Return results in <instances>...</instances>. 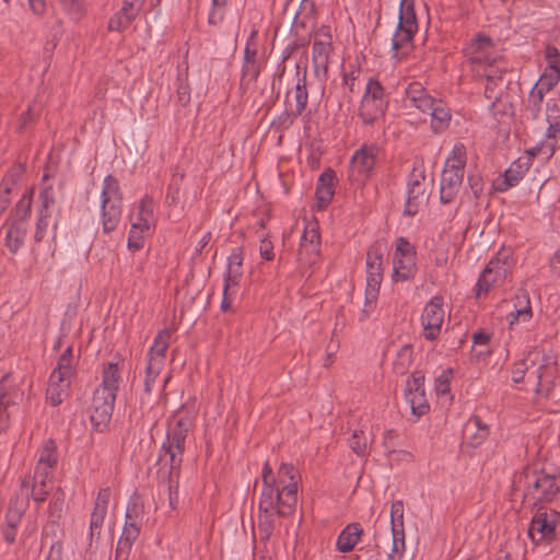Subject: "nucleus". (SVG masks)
<instances>
[{"instance_id": "obj_12", "label": "nucleus", "mask_w": 560, "mask_h": 560, "mask_svg": "<svg viewBox=\"0 0 560 560\" xmlns=\"http://www.w3.org/2000/svg\"><path fill=\"white\" fill-rule=\"evenodd\" d=\"M380 147L375 143H364L351 156L349 178L351 182L364 184L372 175L380 155Z\"/></svg>"}, {"instance_id": "obj_28", "label": "nucleus", "mask_w": 560, "mask_h": 560, "mask_svg": "<svg viewBox=\"0 0 560 560\" xmlns=\"http://www.w3.org/2000/svg\"><path fill=\"white\" fill-rule=\"evenodd\" d=\"M296 83L294 88V102L295 106L292 110V115L294 117H299L303 114L307 106L308 101V92H307V69L306 67H302L300 63L296 65Z\"/></svg>"}, {"instance_id": "obj_2", "label": "nucleus", "mask_w": 560, "mask_h": 560, "mask_svg": "<svg viewBox=\"0 0 560 560\" xmlns=\"http://www.w3.org/2000/svg\"><path fill=\"white\" fill-rule=\"evenodd\" d=\"M465 56L476 75L490 82L502 81L506 65L497 44L485 34H477L467 44Z\"/></svg>"}, {"instance_id": "obj_45", "label": "nucleus", "mask_w": 560, "mask_h": 560, "mask_svg": "<svg viewBox=\"0 0 560 560\" xmlns=\"http://www.w3.org/2000/svg\"><path fill=\"white\" fill-rule=\"evenodd\" d=\"M138 16L130 10L121 7L108 21V30L112 32H124Z\"/></svg>"}, {"instance_id": "obj_52", "label": "nucleus", "mask_w": 560, "mask_h": 560, "mask_svg": "<svg viewBox=\"0 0 560 560\" xmlns=\"http://www.w3.org/2000/svg\"><path fill=\"white\" fill-rule=\"evenodd\" d=\"M65 12L72 20H80L84 14L83 0H59Z\"/></svg>"}, {"instance_id": "obj_29", "label": "nucleus", "mask_w": 560, "mask_h": 560, "mask_svg": "<svg viewBox=\"0 0 560 560\" xmlns=\"http://www.w3.org/2000/svg\"><path fill=\"white\" fill-rule=\"evenodd\" d=\"M406 100L422 113L432 109L436 98L432 97L420 82H411L406 88Z\"/></svg>"}, {"instance_id": "obj_49", "label": "nucleus", "mask_w": 560, "mask_h": 560, "mask_svg": "<svg viewBox=\"0 0 560 560\" xmlns=\"http://www.w3.org/2000/svg\"><path fill=\"white\" fill-rule=\"evenodd\" d=\"M39 208L37 213L43 214L44 217H50L51 215V208L55 205V191L51 185L45 186L39 195Z\"/></svg>"}, {"instance_id": "obj_30", "label": "nucleus", "mask_w": 560, "mask_h": 560, "mask_svg": "<svg viewBox=\"0 0 560 560\" xmlns=\"http://www.w3.org/2000/svg\"><path fill=\"white\" fill-rule=\"evenodd\" d=\"M526 361L529 362L530 369L536 368L534 373L537 386L539 387L544 377V371L556 364V357L551 351L546 352L542 349L534 348L528 352Z\"/></svg>"}, {"instance_id": "obj_19", "label": "nucleus", "mask_w": 560, "mask_h": 560, "mask_svg": "<svg viewBox=\"0 0 560 560\" xmlns=\"http://www.w3.org/2000/svg\"><path fill=\"white\" fill-rule=\"evenodd\" d=\"M405 399L409 405L411 412L417 418L425 415L430 406L428 404L424 390V376L420 372H415L406 382Z\"/></svg>"}, {"instance_id": "obj_33", "label": "nucleus", "mask_w": 560, "mask_h": 560, "mask_svg": "<svg viewBox=\"0 0 560 560\" xmlns=\"http://www.w3.org/2000/svg\"><path fill=\"white\" fill-rule=\"evenodd\" d=\"M27 234V224L21 221H11L4 238V245L11 254H16L24 244Z\"/></svg>"}, {"instance_id": "obj_51", "label": "nucleus", "mask_w": 560, "mask_h": 560, "mask_svg": "<svg viewBox=\"0 0 560 560\" xmlns=\"http://www.w3.org/2000/svg\"><path fill=\"white\" fill-rule=\"evenodd\" d=\"M560 81V70L545 68L539 80L535 83L546 91H551Z\"/></svg>"}, {"instance_id": "obj_24", "label": "nucleus", "mask_w": 560, "mask_h": 560, "mask_svg": "<svg viewBox=\"0 0 560 560\" xmlns=\"http://www.w3.org/2000/svg\"><path fill=\"white\" fill-rule=\"evenodd\" d=\"M140 534V523L135 520L129 511L126 513V522L118 539L115 560H128L132 545Z\"/></svg>"}, {"instance_id": "obj_9", "label": "nucleus", "mask_w": 560, "mask_h": 560, "mask_svg": "<svg viewBox=\"0 0 560 560\" xmlns=\"http://www.w3.org/2000/svg\"><path fill=\"white\" fill-rule=\"evenodd\" d=\"M388 107V95L376 79L370 78L365 84L358 115L364 125H373L384 117Z\"/></svg>"}, {"instance_id": "obj_39", "label": "nucleus", "mask_w": 560, "mask_h": 560, "mask_svg": "<svg viewBox=\"0 0 560 560\" xmlns=\"http://www.w3.org/2000/svg\"><path fill=\"white\" fill-rule=\"evenodd\" d=\"M334 194V172L328 171L319 176L316 187V198L319 208L326 207L331 201Z\"/></svg>"}, {"instance_id": "obj_18", "label": "nucleus", "mask_w": 560, "mask_h": 560, "mask_svg": "<svg viewBox=\"0 0 560 560\" xmlns=\"http://www.w3.org/2000/svg\"><path fill=\"white\" fill-rule=\"evenodd\" d=\"M527 493L537 495L539 500L551 501L560 492V479L553 475L533 471L525 475Z\"/></svg>"}, {"instance_id": "obj_55", "label": "nucleus", "mask_w": 560, "mask_h": 560, "mask_svg": "<svg viewBox=\"0 0 560 560\" xmlns=\"http://www.w3.org/2000/svg\"><path fill=\"white\" fill-rule=\"evenodd\" d=\"M38 106L35 104H32L28 106V108L23 112L16 122V130L19 132H23L26 127L35 120V118L38 116Z\"/></svg>"}, {"instance_id": "obj_6", "label": "nucleus", "mask_w": 560, "mask_h": 560, "mask_svg": "<svg viewBox=\"0 0 560 560\" xmlns=\"http://www.w3.org/2000/svg\"><path fill=\"white\" fill-rule=\"evenodd\" d=\"M514 267L513 255L509 249H501L488 262L476 284V296L487 295L491 289L501 287Z\"/></svg>"}, {"instance_id": "obj_16", "label": "nucleus", "mask_w": 560, "mask_h": 560, "mask_svg": "<svg viewBox=\"0 0 560 560\" xmlns=\"http://www.w3.org/2000/svg\"><path fill=\"white\" fill-rule=\"evenodd\" d=\"M332 51L330 28L323 26L316 33L312 46V63L314 73L319 79H326Z\"/></svg>"}, {"instance_id": "obj_53", "label": "nucleus", "mask_w": 560, "mask_h": 560, "mask_svg": "<svg viewBox=\"0 0 560 560\" xmlns=\"http://www.w3.org/2000/svg\"><path fill=\"white\" fill-rule=\"evenodd\" d=\"M65 506V494L58 489L57 492L52 495L49 505L48 513L51 518L59 520L61 517L62 511Z\"/></svg>"}, {"instance_id": "obj_27", "label": "nucleus", "mask_w": 560, "mask_h": 560, "mask_svg": "<svg viewBox=\"0 0 560 560\" xmlns=\"http://www.w3.org/2000/svg\"><path fill=\"white\" fill-rule=\"evenodd\" d=\"M154 222L153 199L145 195L139 202L136 217H131V229L140 233H148Z\"/></svg>"}, {"instance_id": "obj_46", "label": "nucleus", "mask_w": 560, "mask_h": 560, "mask_svg": "<svg viewBox=\"0 0 560 560\" xmlns=\"http://www.w3.org/2000/svg\"><path fill=\"white\" fill-rule=\"evenodd\" d=\"M547 92L548 91L541 89L540 85L534 84L532 88L526 103V110L529 112L533 119L539 117L544 96Z\"/></svg>"}, {"instance_id": "obj_15", "label": "nucleus", "mask_w": 560, "mask_h": 560, "mask_svg": "<svg viewBox=\"0 0 560 560\" xmlns=\"http://www.w3.org/2000/svg\"><path fill=\"white\" fill-rule=\"evenodd\" d=\"M404 502L396 500L390 505L392 547L387 560H402L406 552Z\"/></svg>"}, {"instance_id": "obj_50", "label": "nucleus", "mask_w": 560, "mask_h": 560, "mask_svg": "<svg viewBox=\"0 0 560 560\" xmlns=\"http://www.w3.org/2000/svg\"><path fill=\"white\" fill-rule=\"evenodd\" d=\"M31 208L32 190L24 192L18 201L12 221H21L26 223L27 218L31 215Z\"/></svg>"}, {"instance_id": "obj_35", "label": "nucleus", "mask_w": 560, "mask_h": 560, "mask_svg": "<svg viewBox=\"0 0 560 560\" xmlns=\"http://www.w3.org/2000/svg\"><path fill=\"white\" fill-rule=\"evenodd\" d=\"M243 257L238 249L228 257V267L224 276L225 289H236L242 277Z\"/></svg>"}, {"instance_id": "obj_48", "label": "nucleus", "mask_w": 560, "mask_h": 560, "mask_svg": "<svg viewBox=\"0 0 560 560\" xmlns=\"http://www.w3.org/2000/svg\"><path fill=\"white\" fill-rule=\"evenodd\" d=\"M57 463L58 454L56 443L52 440H47L39 451L37 465H48L55 468Z\"/></svg>"}, {"instance_id": "obj_13", "label": "nucleus", "mask_w": 560, "mask_h": 560, "mask_svg": "<svg viewBox=\"0 0 560 560\" xmlns=\"http://www.w3.org/2000/svg\"><path fill=\"white\" fill-rule=\"evenodd\" d=\"M416 271L415 247L405 237L397 238L393 256V280L395 282L409 280L416 275Z\"/></svg>"}, {"instance_id": "obj_8", "label": "nucleus", "mask_w": 560, "mask_h": 560, "mask_svg": "<svg viewBox=\"0 0 560 560\" xmlns=\"http://www.w3.org/2000/svg\"><path fill=\"white\" fill-rule=\"evenodd\" d=\"M418 32V20L415 10V0H401L396 31L392 38L394 57L408 54L415 35Z\"/></svg>"}, {"instance_id": "obj_37", "label": "nucleus", "mask_w": 560, "mask_h": 560, "mask_svg": "<svg viewBox=\"0 0 560 560\" xmlns=\"http://www.w3.org/2000/svg\"><path fill=\"white\" fill-rule=\"evenodd\" d=\"M277 487H276V478L273 476L272 469L269 463H265L262 468V489H261V506L271 508L273 504V499H277L276 495Z\"/></svg>"}, {"instance_id": "obj_63", "label": "nucleus", "mask_w": 560, "mask_h": 560, "mask_svg": "<svg viewBox=\"0 0 560 560\" xmlns=\"http://www.w3.org/2000/svg\"><path fill=\"white\" fill-rule=\"evenodd\" d=\"M55 468L48 465H37L35 467L33 480H38L43 485V481H50L52 476V470Z\"/></svg>"}, {"instance_id": "obj_44", "label": "nucleus", "mask_w": 560, "mask_h": 560, "mask_svg": "<svg viewBox=\"0 0 560 560\" xmlns=\"http://www.w3.org/2000/svg\"><path fill=\"white\" fill-rule=\"evenodd\" d=\"M453 372L451 369H448L442 371V373L435 378L434 392L436 396L442 400V404H448L452 400L450 387Z\"/></svg>"}, {"instance_id": "obj_23", "label": "nucleus", "mask_w": 560, "mask_h": 560, "mask_svg": "<svg viewBox=\"0 0 560 560\" xmlns=\"http://www.w3.org/2000/svg\"><path fill=\"white\" fill-rule=\"evenodd\" d=\"M320 235L318 232V223L315 221L305 224L301 236L299 259L306 265H313L319 256Z\"/></svg>"}, {"instance_id": "obj_17", "label": "nucleus", "mask_w": 560, "mask_h": 560, "mask_svg": "<svg viewBox=\"0 0 560 560\" xmlns=\"http://www.w3.org/2000/svg\"><path fill=\"white\" fill-rule=\"evenodd\" d=\"M444 317V300L442 296L435 295L424 305L421 314L423 337L427 340L432 341L439 337Z\"/></svg>"}, {"instance_id": "obj_7", "label": "nucleus", "mask_w": 560, "mask_h": 560, "mask_svg": "<svg viewBox=\"0 0 560 560\" xmlns=\"http://www.w3.org/2000/svg\"><path fill=\"white\" fill-rule=\"evenodd\" d=\"M172 330L162 329L154 337L153 343L145 354L144 392L150 394L166 363V354L171 345Z\"/></svg>"}, {"instance_id": "obj_26", "label": "nucleus", "mask_w": 560, "mask_h": 560, "mask_svg": "<svg viewBox=\"0 0 560 560\" xmlns=\"http://www.w3.org/2000/svg\"><path fill=\"white\" fill-rule=\"evenodd\" d=\"M548 127L545 132V138L534 148L527 150V154L535 158L542 155L545 159H550L557 150L560 140V124L547 122Z\"/></svg>"}, {"instance_id": "obj_5", "label": "nucleus", "mask_w": 560, "mask_h": 560, "mask_svg": "<svg viewBox=\"0 0 560 560\" xmlns=\"http://www.w3.org/2000/svg\"><path fill=\"white\" fill-rule=\"evenodd\" d=\"M74 373L72 348L68 347L59 357L57 366L49 376L46 399L51 406L60 405L68 397Z\"/></svg>"}, {"instance_id": "obj_47", "label": "nucleus", "mask_w": 560, "mask_h": 560, "mask_svg": "<svg viewBox=\"0 0 560 560\" xmlns=\"http://www.w3.org/2000/svg\"><path fill=\"white\" fill-rule=\"evenodd\" d=\"M413 349L410 345H404L397 352L393 362L394 370L397 374H404L412 363Z\"/></svg>"}, {"instance_id": "obj_25", "label": "nucleus", "mask_w": 560, "mask_h": 560, "mask_svg": "<svg viewBox=\"0 0 560 560\" xmlns=\"http://www.w3.org/2000/svg\"><path fill=\"white\" fill-rule=\"evenodd\" d=\"M110 499V489L108 487L98 490L94 501V508L90 517V539H98L101 536L103 523L108 510Z\"/></svg>"}, {"instance_id": "obj_58", "label": "nucleus", "mask_w": 560, "mask_h": 560, "mask_svg": "<svg viewBox=\"0 0 560 560\" xmlns=\"http://www.w3.org/2000/svg\"><path fill=\"white\" fill-rule=\"evenodd\" d=\"M545 58L547 61V69L560 70V51L555 46L548 45L546 47Z\"/></svg>"}, {"instance_id": "obj_14", "label": "nucleus", "mask_w": 560, "mask_h": 560, "mask_svg": "<svg viewBox=\"0 0 560 560\" xmlns=\"http://www.w3.org/2000/svg\"><path fill=\"white\" fill-rule=\"evenodd\" d=\"M559 522L560 513L556 510L537 511L528 528L529 538L535 544L553 541Z\"/></svg>"}, {"instance_id": "obj_59", "label": "nucleus", "mask_w": 560, "mask_h": 560, "mask_svg": "<svg viewBox=\"0 0 560 560\" xmlns=\"http://www.w3.org/2000/svg\"><path fill=\"white\" fill-rule=\"evenodd\" d=\"M361 74V70L359 68L352 67L350 71L345 72L342 77V84L345 88L349 90V92L353 93L357 91V80Z\"/></svg>"}, {"instance_id": "obj_1", "label": "nucleus", "mask_w": 560, "mask_h": 560, "mask_svg": "<svg viewBox=\"0 0 560 560\" xmlns=\"http://www.w3.org/2000/svg\"><path fill=\"white\" fill-rule=\"evenodd\" d=\"M121 370L118 363L109 362L102 371V383L95 388L90 408L93 428L103 432L108 425L121 384Z\"/></svg>"}, {"instance_id": "obj_54", "label": "nucleus", "mask_w": 560, "mask_h": 560, "mask_svg": "<svg viewBox=\"0 0 560 560\" xmlns=\"http://www.w3.org/2000/svg\"><path fill=\"white\" fill-rule=\"evenodd\" d=\"M212 5L208 16V23L210 25H218L224 19V7L228 0H212Z\"/></svg>"}, {"instance_id": "obj_62", "label": "nucleus", "mask_w": 560, "mask_h": 560, "mask_svg": "<svg viewBox=\"0 0 560 560\" xmlns=\"http://www.w3.org/2000/svg\"><path fill=\"white\" fill-rule=\"evenodd\" d=\"M49 219L50 217H44L43 214L37 213L36 231L34 234V241L36 243H39L44 238L49 224Z\"/></svg>"}, {"instance_id": "obj_31", "label": "nucleus", "mask_w": 560, "mask_h": 560, "mask_svg": "<svg viewBox=\"0 0 560 560\" xmlns=\"http://www.w3.org/2000/svg\"><path fill=\"white\" fill-rule=\"evenodd\" d=\"M278 499H273V504L271 508L261 506V499L259 500V515H258V529L261 534L262 539H268L275 528V515L282 516L280 513L281 506Z\"/></svg>"}, {"instance_id": "obj_38", "label": "nucleus", "mask_w": 560, "mask_h": 560, "mask_svg": "<svg viewBox=\"0 0 560 560\" xmlns=\"http://www.w3.org/2000/svg\"><path fill=\"white\" fill-rule=\"evenodd\" d=\"M530 155L527 159H517L504 172V189L516 186L530 166Z\"/></svg>"}, {"instance_id": "obj_36", "label": "nucleus", "mask_w": 560, "mask_h": 560, "mask_svg": "<svg viewBox=\"0 0 560 560\" xmlns=\"http://www.w3.org/2000/svg\"><path fill=\"white\" fill-rule=\"evenodd\" d=\"M383 255L378 249L372 248L366 255V283L381 285Z\"/></svg>"}, {"instance_id": "obj_56", "label": "nucleus", "mask_w": 560, "mask_h": 560, "mask_svg": "<svg viewBox=\"0 0 560 560\" xmlns=\"http://www.w3.org/2000/svg\"><path fill=\"white\" fill-rule=\"evenodd\" d=\"M349 445L355 454L363 456L366 453L368 440L362 431H354L349 440Z\"/></svg>"}, {"instance_id": "obj_41", "label": "nucleus", "mask_w": 560, "mask_h": 560, "mask_svg": "<svg viewBox=\"0 0 560 560\" xmlns=\"http://www.w3.org/2000/svg\"><path fill=\"white\" fill-rule=\"evenodd\" d=\"M9 376L4 375L0 382V406L1 408H10L19 405L24 397V393L19 387L8 386Z\"/></svg>"}, {"instance_id": "obj_22", "label": "nucleus", "mask_w": 560, "mask_h": 560, "mask_svg": "<svg viewBox=\"0 0 560 560\" xmlns=\"http://www.w3.org/2000/svg\"><path fill=\"white\" fill-rule=\"evenodd\" d=\"M28 509V491L25 495L14 497L10 500L9 509L5 514V526L2 529L3 538L7 542L13 544L16 540L18 526Z\"/></svg>"}, {"instance_id": "obj_4", "label": "nucleus", "mask_w": 560, "mask_h": 560, "mask_svg": "<svg viewBox=\"0 0 560 560\" xmlns=\"http://www.w3.org/2000/svg\"><path fill=\"white\" fill-rule=\"evenodd\" d=\"M100 201L102 231L110 234L118 228L122 215V191L118 179L113 175L104 178Z\"/></svg>"}, {"instance_id": "obj_20", "label": "nucleus", "mask_w": 560, "mask_h": 560, "mask_svg": "<svg viewBox=\"0 0 560 560\" xmlns=\"http://www.w3.org/2000/svg\"><path fill=\"white\" fill-rule=\"evenodd\" d=\"M256 34L257 32L255 30L252 31L244 49L241 86L245 89L257 81L264 68V62L259 58L258 51L253 43Z\"/></svg>"}, {"instance_id": "obj_3", "label": "nucleus", "mask_w": 560, "mask_h": 560, "mask_svg": "<svg viewBox=\"0 0 560 560\" xmlns=\"http://www.w3.org/2000/svg\"><path fill=\"white\" fill-rule=\"evenodd\" d=\"M466 148L462 142H456L446 158L440 179V201L451 203L457 197L466 165Z\"/></svg>"}, {"instance_id": "obj_61", "label": "nucleus", "mask_w": 560, "mask_h": 560, "mask_svg": "<svg viewBox=\"0 0 560 560\" xmlns=\"http://www.w3.org/2000/svg\"><path fill=\"white\" fill-rule=\"evenodd\" d=\"M143 233L130 228L127 242L128 248L132 252L141 249L143 247Z\"/></svg>"}, {"instance_id": "obj_60", "label": "nucleus", "mask_w": 560, "mask_h": 560, "mask_svg": "<svg viewBox=\"0 0 560 560\" xmlns=\"http://www.w3.org/2000/svg\"><path fill=\"white\" fill-rule=\"evenodd\" d=\"M546 121L560 124V106L555 100H549L546 103Z\"/></svg>"}, {"instance_id": "obj_40", "label": "nucleus", "mask_w": 560, "mask_h": 560, "mask_svg": "<svg viewBox=\"0 0 560 560\" xmlns=\"http://www.w3.org/2000/svg\"><path fill=\"white\" fill-rule=\"evenodd\" d=\"M515 311L508 315L509 324L513 326L517 322L527 323L533 316L529 298L526 293L515 296Z\"/></svg>"}, {"instance_id": "obj_32", "label": "nucleus", "mask_w": 560, "mask_h": 560, "mask_svg": "<svg viewBox=\"0 0 560 560\" xmlns=\"http://www.w3.org/2000/svg\"><path fill=\"white\" fill-rule=\"evenodd\" d=\"M431 108L432 109H429L425 114L431 117V128L433 132H444L451 124V109L441 98H436Z\"/></svg>"}, {"instance_id": "obj_21", "label": "nucleus", "mask_w": 560, "mask_h": 560, "mask_svg": "<svg viewBox=\"0 0 560 560\" xmlns=\"http://www.w3.org/2000/svg\"><path fill=\"white\" fill-rule=\"evenodd\" d=\"M425 175L423 171H413L410 173L407 183V196L404 214L413 217L418 213L420 207L427 200L425 197Z\"/></svg>"}, {"instance_id": "obj_10", "label": "nucleus", "mask_w": 560, "mask_h": 560, "mask_svg": "<svg viewBox=\"0 0 560 560\" xmlns=\"http://www.w3.org/2000/svg\"><path fill=\"white\" fill-rule=\"evenodd\" d=\"M191 424L192 421L189 417H180L176 419L174 424H170L167 429L161 453L168 456L171 474H177L179 470L185 452L186 438Z\"/></svg>"}, {"instance_id": "obj_42", "label": "nucleus", "mask_w": 560, "mask_h": 560, "mask_svg": "<svg viewBox=\"0 0 560 560\" xmlns=\"http://www.w3.org/2000/svg\"><path fill=\"white\" fill-rule=\"evenodd\" d=\"M28 491V498L31 497L35 502L42 503L48 495L47 481H43V485L38 480L23 479L20 488V493L15 497H23Z\"/></svg>"}, {"instance_id": "obj_43", "label": "nucleus", "mask_w": 560, "mask_h": 560, "mask_svg": "<svg viewBox=\"0 0 560 560\" xmlns=\"http://www.w3.org/2000/svg\"><path fill=\"white\" fill-rule=\"evenodd\" d=\"M465 434L469 435L471 444H481L489 435V428L479 417L470 418L465 425Z\"/></svg>"}, {"instance_id": "obj_11", "label": "nucleus", "mask_w": 560, "mask_h": 560, "mask_svg": "<svg viewBox=\"0 0 560 560\" xmlns=\"http://www.w3.org/2000/svg\"><path fill=\"white\" fill-rule=\"evenodd\" d=\"M276 478V495L281 506L282 517L291 515L298 503V485L301 476L292 464L280 465Z\"/></svg>"}, {"instance_id": "obj_34", "label": "nucleus", "mask_w": 560, "mask_h": 560, "mask_svg": "<svg viewBox=\"0 0 560 560\" xmlns=\"http://www.w3.org/2000/svg\"><path fill=\"white\" fill-rule=\"evenodd\" d=\"M363 533L362 527L358 523H351L347 525L338 536L337 549L340 552L351 551L355 545L360 541Z\"/></svg>"}, {"instance_id": "obj_64", "label": "nucleus", "mask_w": 560, "mask_h": 560, "mask_svg": "<svg viewBox=\"0 0 560 560\" xmlns=\"http://www.w3.org/2000/svg\"><path fill=\"white\" fill-rule=\"evenodd\" d=\"M530 370L529 364H527L526 360H522L514 364L512 369V381L514 383H521L524 380L526 371Z\"/></svg>"}, {"instance_id": "obj_57", "label": "nucleus", "mask_w": 560, "mask_h": 560, "mask_svg": "<svg viewBox=\"0 0 560 560\" xmlns=\"http://www.w3.org/2000/svg\"><path fill=\"white\" fill-rule=\"evenodd\" d=\"M183 178L180 176H173L166 192V202L168 206H175L179 201V184Z\"/></svg>"}]
</instances>
